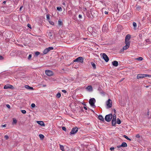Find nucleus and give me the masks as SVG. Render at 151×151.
I'll return each instance as SVG.
<instances>
[{"instance_id":"9d476101","label":"nucleus","mask_w":151,"mask_h":151,"mask_svg":"<svg viewBox=\"0 0 151 151\" xmlns=\"http://www.w3.org/2000/svg\"><path fill=\"white\" fill-rule=\"evenodd\" d=\"M13 86L10 84H8L7 85H5L4 86V89H6L8 88L13 89Z\"/></svg>"},{"instance_id":"a878e982","label":"nucleus","mask_w":151,"mask_h":151,"mask_svg":"<svg viewBox=\"0 0 151 151\" xmlns=\"http://www.w3.org/2000/svg\"><path fill=\"white\" fill-rule=\"evenodd\" d=\"M91 64L94 69H95L96 68V64H95V63H93V62H91Z\"/></svg>"},{"instance_id":"bf43d9fd","label":"nucleus","mask_w":151,"mask_h":151,"mask_svg":"<svg viewBox=\"0 0 151 151\" xmlns=\"http://www.w3.org/2000/svg\"><path fill=\"white\" fill-rule=\"evenodd\" d=\"M3 59V58L2 56H0V60H2Z\"/></svg>"},{"instance_id":"6e6552de","label":"nucleus","mask_w":151,"mask_h":151,"mask_svg":"<svg viewBox=\"0 0 151 151\" xmlns=\"http://www.w3.org/2000/svg\"><path fill=\"white\" fill-rule=\"evenodd\" d=\"M127 147V144L125 142H123L122 144L121 145H119L117 146V147L118 148H119V149H121L122 150L123 149L121 148V147Z\"/></svg>"},{"instance_id":"2f4dec72","label":"nucleus","mask_w":151,"mask_h":151,"mask_svg":"<svg viewBox=\"0 0 151 151\" xmlns=\"http://www.w3.org/2000/svg\"><path fill=\"white\" fill-rule=\"evenodd\" d=\"M112 119L113 120H116V115L115 114H113V116H112Z\"/></svg>"},{"instance_id":"3c124183","label":"nucleus","mask_w":151,"mask_h":151,"mask_svg":"<svg viewBox=\"0 0 151 151\" xmlns=\"http://www.w3.org/2000/svg\"><path fill=\"white\" fill-rule=\"evenodd\" d=\"M62 129L64 131H66V128L65 127H62Z\"/></svg>"},{"instance_id":"58836bf2","label":"nucleus","mask_w":151,"mask_h":151,"mask_svg":"<svg viewBox=\"0 0 151 151\" xmlns=\"http://www.w3.org/2000/svg\"><path fill=\"white\" fill-rule=\"evenodd\" d=\"M49 23L52 25H54V23L52 21H49Z\"/></svg>"},{"instance_id":"9b49d317","label":"nucleus","mask_w":151,"mask_h":151,"mask_svg":"<svg viewBox=\"0 0 151 151\" xmlns=\"http://www.w3.org/2000/svg\"><path fill=\"white\" fill-rule=\"evenodd\" d=\"M144 78V74H140L137 75V78L139 79Z\"/></svg>"},{"instance_id":"72a5a7b5","label":"nucleus","mask_w":151,"mask_h":151,"mask_svg":"<svg viewBox=\"0 0 151 151\" xmlns=\"http://www.w3.org/2000/svg\"><path fill=\"white\" fill-rule=\"evenodd\" d=\"M40 54V52H38V51H37V52H35V55L37 56H38Z\"/></svg>"},{"instance_id":"f8f14e48","label":"nucleus","mask_w":151,"mask_h":151,"mask_svg":"<svg viewBox=\"0 0 151 151\" xmlns=\"http://www.w3.org/2000/svg\"><path fill=\"white\" fill-rule=\"evenodd\" d=\"M37 123L41 126H45V124L42 121H37Z\"/></svg>"},{"instance_id":"7c9ffc66","label":"nucleus","mask_w":151,"mask_h":151,"mask_svg":"<svg viewBox=\"0 0 151 151\" xmlns=\"http://www.w3.org/2000/svg\"><path fill=\"white\" fill-rule=\"evenodd\" d=\"M123 137L128 140H131V139L130 138H129L126 135H124Z\"/></svg>"},{"instance_id":"8fccbe9b","label":"nucleus","mask_w":151,"mask_h":151,"mask_svg":"<svg viewBox=\"0 0 151 151\" xmlns=\"http://www.w3.org/2000/svg\"><path fill=\"white\" fill-rule=\"evenodd\" d=\"M136 137H137V138H139L140 137V136L138 134H137L136 135Z\"/></svg>"},{"instance_id":"0eeeda50","label":"nucleus","mask_w":151,"mask_h":151,"mask_svg":"<svg viewBox=\"0 0 151 151\" xmlns=\"http://www.w3.org/2000/svg\"><path fill=\"white\" fill-rule=\"evenodd\" d=\"M131 17V14L130 13H128L126 15H124L123 16L124 18L126 20H129Z\"/></svg>"},{"instance_id":"09e8293b","label":"nucleus","mask_w":151,"mask_h":151,"mask_svg":"<svg viewBox=\"0 0 151 151\" xmlns=\"http://www.w3.org/2000/svg\"><path fill=\"white\" fill-rule=\"evenodd\" d=\"M31 106L32 108H34L35 106V104L34 103H32L31 104Z\"/></svg>"},{"instance_id":"de8ad7c7","label":"nucleus","mask_w":151,"mask_h":151,"mask_svg":"<svg viewBox=\"0 0 151 151\" xmlns=\"http://www.w3.org/2000/svg\"><path fill=\"white\" fill-rule=\"evenodd\" d=\"M27 27L30 29H32L31 26L29 24H28L27 25Z\"/></svg>"},{"instance_id":"4be33fe9","label":"nucleus","mask_w":151,"mask_h":151,"mask_svg":"<svg viewBox=\"0 0 151 151\" xmlns=\"http://www.w3.org/2000/svg\"><path fill=\"white\" fill-rule=\"evenodd\" d=\"M58 24L59 26H61L63 24V23L61 21V20L59 19L58 21Z\"/></svg>"},{"instance_id":"dca6fc26","label":"nucleus","mask_w":151,"mask_h":151,"mask_svg":"<svg viewBox=\"0 0 151 151\" xmlns=\"http://www.w3.org/2000/svg\"><path fill=\"white\" fill-rule=\"evenodd\" d=\"M47 34L50 38H51L52 36V31H49L47 32Z\"/></svg>"},{"instance_id":"680f3d73","label":"nucleus","mask_w":151,"mask_h":151,"mask_svg":"<svg viewBox=\"0 0 151 151\" xmlns=\"http://www.w3.org/2000/svg\"><path fill=\"white\" fill-rule=\"evenodd\" d=\"M104 13L106 14H108V12L107 11H105Z\"/></svg>"},{"instance_id":"c85d7f7f","label":"nucleus","mask_w":151,"mask_h":151,"mask_svg":"<svg viewBox=\"0 0 151 151\" xmlns=\"http://www.w3.org/2000/svg\"><path fill=\"white\" fill-rule=\"evenodd\" d=\"M57 9L58 10L61 12L62 10V9L60 6H58L57 7Z\"/></svg>"},{"instance_id":"39448f33","label":"nucleus","mask_w":151,"mask_h":151,"mask_svg":"<svg viewBox=\"0 0 151 151\" xmlns=\"http://www.w3.org/2000/svg\"><path fill=\"white\" fill-rule=\"evenodd\" d=\"M101 55L102 56L103 59L106 62H107L109 60V57L107 55L104 53H101Z\"/></svg>"},{"instance_id":"e433bc0d","label":"nucleus","mask_w":151,"mask_h":151,"mask_svg":"<svg viewBox=\"0 0 151 151\" xmlns=\"http://www.w3.org/2000/svg\"><path fill=\"white\" fill-rule=\"evenodd\" d=\"M5 21L6 22V23L5 24L6 25H8L9 24V20L7 19H5Z\"/></svg>"},{"instance_id":"338daca9","label":"nucleus","mask_w":151,"mask_h":151,"mask_svg":"<svg viewBox=\"0 0 151 151\" xmlns=\"http://www.w3.org/2000/svg\"><path fill=\"white\" fill-rule=\"evenodd\" d=\"M114 111L115 113H116V110L115 109H114Z\"/></svg>"},{"instance_id":"7ed1b4c3","label":"nucleus","mask_w":151,"mask_h":151,"mask_svg":"<svg viewBox=\"0 0 151 151\" xmlns=\"http://www.w3.org/2000/svg\"><path fill=\"white\" fill-rule=\"evenodd\" d=\"M106 108L107 109H109L111 108L112 106V102L111 100L109 99L106 102Z\"/></svg>"},{"instance_id":"4468645a","label":"nucleus","mask_w":151,"mask_h":151,"mask_svg":"<svg viewBox=\"0 0 151 151\" xmlns=\"http://www.w3.org/2000/svg\"><path fill=\"white\" fill-rule=\"evenodd\" d=\"M98 118H99V119L101 120L102 122H104V119L103 118V116L101 115H99V116Z\"/></svg>"},{"instance_id":"a18cd8bd","label":"nucleus","mask_w":151,"mask_h":151,"mask_svg":"<svg viewBox=\"0 0 151 151\" xmlns=\"http://www.w3.org/2000/svg\"><path fill=\"white\" fill-rule=\"evenodd\" d=\"M150 76L144 74V78L145 77H148L149 78Z\"/></svg>"},{"instance_id":"69168bd1","label":"nucleus","mask_w":151,"mask_h":151,"mask_svg":"<svg viewBox=\"0 0 151 151\" xmlns=\"http://www.w3.org/2000/svg\"><path fill=\"white\" fill-rule=\"evenodd\" d=\"M83 108H84V109H85V110H87V108H86V106H84L83 107Z\"/></svg>"},{"instance_id":"bb28decb","label":"nucleus","mask_w":151,"mask_h":151,"mask_svg":"<svg viewBox=\"0 0 151 151\" xmlns=\"http://www.w3.org/2000/svg\"><path fill=\"white\" fill-rule=\"evenodd\" d=\"M133 25L134 27V29H136L137 27L136 23L134 22L133 23Z\"/></svg>"},{"instance_id":"c756f323","label":"nucleus","mask_w":151,"mask_h":151,"mask_svg":"<svg viewBox=\"0 0 151 151\" xmlns=\"http://www.w3.org/2000/svg\"><path fill=\"white\" fill-rule=\"evenodd\" d=\"M39 136L41 139H43L44 137V136L43 134H40Z\"/></svg>"},{"instance_id":"1a4fd4ad","label":"nucleus","mask_w":151,"mask_h":151,"mask_svg":"<svg viewBox=\"0 0 151 151\" xmlns=\"http://www.w3.org/2000/svg\"><path fill=\"white\" fill-rule=\"evenodd\" d=\"M45 73L47 76H52L53 74L52 71L49 70H46Z\"/></svg>"},{"instance_id":"b1692460","label":"nucleus","mask_w":151,"mask_h":151,"mask_svg":"<svg viewBox=\"0 0 151 151\" xmlns=\"http://www.w3.org/2000/svg\"><path fill=\"white\" fill-rule=\"evenodd\" d=\"M98 90L99 91L100 93L101 94H104V93L103 90L101 89V88H98Z\"/></svg>"},{"instance_id":"a211bd4d","label":"nucleus","mask_w":151,"mask_h":151,"mask_svg":"<svg viewBox=\"0 0 151 151\" xmlns=\"http://www.w3.org/2000/svg\"><path fill=\"white\" fill-rule=\"evenodd\" d=\"M131 38V35H127L125 37V40H129Z\"/></svg>"},{"instance_id":"412c9836","label":"nucleus","mask_w":151,"mask_h":151,"mask_svg":"<svg viewBox=\"0 0 151 151\" xmlns=\"http://www.w3.org/2000/svg\"><path fill=\"white\" fill-rule=\"evenodd\" d=\"M49 52V50L47 49V48H46L43 50V53L44 54H46Z\"/></svg>"},{"instance_id":"473e14b6","label":"nucleus","mask_w":151,"mask_h":151,"mask_svg":"<svg viewBox=\"0 0 151 151\" xmlns=\"http://www.w3.org/2000/svg\"><path fill=\"white\" fill-rule=\"evenodd\" d=\"M116 122H117V123L119 124H120L121 123V120L119 118L117 119Z\"/></svg>"},{"instance_id":"13d9d810","label":"nucleus","mask_w":151,"mask_h":151,"mask_svg":"<svg viewBox=\"0 0 151 151\" xmlns=\"http://www.w3.org/2000/svg\"><path fill=\"white\" fill-rule=\"evenodd\" d=\"M78 17L80 18V19H81V18L82 17V15H81V14H79L78 16Z\"/></svg>"},{"instance_id":"f03ea898","label":"nucleus","mask_w":151,"mask_h":151,"mask_svg":"<svg viewBox=\"0 0 151 151\" xmlns=\"http://www.w3.org/2000/svg\"><path fill=\"white\" fill-rule=\"evenodd\" d=\"M113 115L112 114H110L106 115L105 118V119L106 121L109 122L111 121L112 119Z\"/></svg>"},{"instance_id":"a19ab883","label":"nucleus","mask_w":151,"mask_h":151,"mask_svg":"<svg viewBox=\"0 0 151 151\" xmlns=\"http://www.w3.org/2000/svg\"><path fill=\"white\" fill-rule=\"evenodd\" d=\"M32 54H29L28 56V60H31V58H32Z\"/></svg>"},{"instance_id":"393cba45","label":"nucleus","mask_w":151,"mask_h":151,"mask_svg":"<svg viewBox=\"0 0 151 151\" xmlns=\"http://www.w3.org/2000/svg\"><path fill=\"white\" fill-rule=\"evenodd\" d=\"M125 44L126 45H127L129 46H130V41L129 40H125Z\"/></svg>"},{"instance_id":"20e7f679","label":"nucleus","mask_w":151,"mask_h":151,"mask_svg":"<svg viewBox=\"0 0 151 151\" xmlns=\"http://www.w3.org/2000/svg\"><path fill=\"white\" fill-rule=\"evenodd\" d=\"M84 59L82 57H79L76 59H75L73 61V62H77L78 63H83V62Z\"/></svg>"},{"instance_id":"774afa93","label":"nucleus","mask_w":151,"mask_h":151,"mask_svg":"<svg viewBox=\"0 0 151 151\" xmlns=\"http://www.w3.org/2000/svg\"><path fill=\"white\" fill-rule=\"evenodd\" d=\"M65 2H63V5H65Z\"/></svg>"},{"instance_id":"864d4df0","label":"nucleus","mask_w":151,"mask_h":151,"mask_svg":"<svg viewBox=\"0 0 151 151\" xmlns=\"http://www.w3.org/2000/svg\"><path fill=\"white\" fill-rule=\"evenodd\" d=\"M100 2H101L102 4H103L104 6H106V5L104 3V2L103 1H100Z\"/></svg>"},{"instance_id":"ddd939ff","label":"nucleus","mask_w":151,"mask_h":151,"mask_svg":"<svg viewBox=\"0 0 151 151\" xmlns=\"http://www.w3.org/2000/svg\"><path fill=\"white\" fill-rule=\"evenodd\" d=\"M86 89L89 91H91L93 90L92 87L91 86H89L86 88Z\"/></svg>"},{"instance_id":"4c0bfd02","label":"nucleus","mask_w":151,"mask_h":151,"mask_svg":"<svg viewBox=\"0 0 151 151\" xmlns=\"http://www.w3.org/2000/svg\"><path fill=\"white\" fill-rule=\"evenodd\" d=\"M138 60L141 61L143 60V58L142 57H139L136 59Z\"/></svg>"},{"instance_id":"052dcab7","label":"nucleus","mask_w":151,"mask_h":151,"mask_svg":"<svg viewBox=\"0 0 151 151\" xmlns=\"http://www.w3.org/2000/svg\"><path fill=\"white\" fill-rule=\"evenodd\" d=\"M150 114V112L149 110L148 111V112L147 113V115L149 116Z\"/></svg>"},{"instance_id":"cd10ccee","label":"nucleus","mask_w":151,"mask_h":151,"mask_svg":"<svg viewBox=\"0 0 151 151\" xmlns=\"http://www.w3.org/2000/svg\"><path fill=\"white\" fill-rule=\"evenodd\" d=\"M60 149L61 150H62V151H64L65 150L64 149V147L63 145L60 144Z\"/></svg>"},{"instance_id":"603ef678","label":"nucleus","mask_w":151,"mask_h":151,"mask_svg":"<svg viewBox=\"0 0 151 151\" xmlns=\"http://www.w3.org/2000/svg\"><path fill=\"white\" fill-rule=\"evenodd\" d=\"M6 106L9 109L10 108V106L9 104H6Z\"/></svg>"},{"instance_id":"f257e3e1","label":"nucleus","mask_w":151,"mask_h":151,"mask_svg":"<svg viewBox=\"0 0 151 151\" xmlns=\"http://www.w3.org/2000/svg\"><path fill=\"white\" fill-rule=\"evenodd\" d=\"M96 101V100L94 98H92L89 99V103L91 107L93 108H95L96 106L94 104Z\"/></svg>"},{"instance_id":"0e129e2a","label":"nucleus","mask_w":151,"mask_h":151,"mask_svg":"<svg viewBox=\"0 0 151 151\" xmlns=\"http://www.w3.org/2000/svg\"><path fill=\"white\" fill-rule=\"evenodd\" d=\"M6 1H4L3 2V4H6Z\"/></svg>"},{"instance_id":"f704fd0d","label":"nucleus","mask_w":151,"mask_h":151,"mask_svg":"<svg viewBox=\"0 0 151 151\" xmlns=\"http://www.w3.org/2000/svg\"><path fill=\"white\" fill-rule=\"evenodd\" d=\"M56 97L58 98H60L61 96V94L60 93H58L56 96Z\"/></svg>"},{"instance_id":"37998d69","label":"nucleus","mask_w":151,"mask_h":151,"mask_svg":"<svg viewBox=\"0 0 151 151\" xmlns=\"http://www.w3.org/2000/svg\"><path fill=\"white\" fill-rule=\"evenodd\" d=\"M46 17L48 20H49L50 19V16L49 14L47 15Z\"/></svg>"},{"instance_id":"6e6d98bb","label":"nucleus","mask_w":151,"mask_h":151,"mask_svg":"<svg viewBox=\"0 0 151 151\" xmlns=\"http://www.w3.org/2000/svg\"><path fill=\"white\" fill-rule=\"evenodd\" d=\"M62 91L63 93H66V91L65 90H62Z\"/></svg>"},{"instance_id":"5fc2aeb1","label":"nucleus","mask_w":151,"mask_h":151,"mask_svg":"<svg viewBox=\"0 0 151 151\" xmlns=\"http://www.w3.org/2000/svg\"><path fill=\"white\" fill-rule=\"evenodd\" d=\"M110 149L112 151V150H114V147H111L110 148Z\"/></svg>"},{"instance_id":"4d7b16f0","label":"nucleus","mask_w":151,"mask_h":151,"mask_svg":"<svg viewBox=\"0 0 151 151\" xmlns=\"http://www.w3.org/2000/svg\"><path fill=\"white\" fill-rule=\"evenodd\" d=\"M6 124L2 125V127H6Z\"/></svg>"},{"instance_id":"79ce46f5","label":"nucleus","mask_w":151,"mask_h":151,"mask_svg":"<svg viewBox=\"0 0 151 151\" xmlns=\"http://www.w3.org/2000/svg\"><path fill=\"white\" fill-rule=\"evenodd\" d=\"M4 138L6 140H8L9 138V137L7 135H5L4 136Z\"/></svg>"},{"instance_id":"423d86ee","label":"nucleus","mask_w":151,"mask_h":151,"mask_svg":"<svg viewBox=\"0 0 151 151\" xmlns=\"http://www.w3.org/2000/svg\"><path fill=\"white\" fill-rule=\"evenodd\" d=\"M78 131V128L77 127L73 128L70 133V135L75 134Z\"/></svg>"},{"instance_id":"ea45409f","label":"nucleus","mask_w":151,"mask_h":151,"mask_svg":"<svg viewBox=\"0 0 151 151\" xmlns=\"http://www.w3.org/2000/svg\"><path fill=\"white\" fill-rule=\"evenodd\" d=\"M141 9V7L140 6H138L137 7L136 9L137 11H139Z\"/></svg>"},{"instance_id":"e2e57ef3","label":"nucleus","mask_w":151,"mask_h":151,"mask_svg":"<svg viewBox=\"0 0 151 151\" xmlns=\"http://www.w3.org/2000/svg\"><path fill=\"white\" fill-rule=\"evenodd\" d=\"M22 8H23V6H21L20 7V8L19 10L20 11H21V9H22Z\"/></svg>"},{"instance_id":"f3484780","label":"nucleus","mask_w":151,"mask_h":151,"mask_svg":"<svg viewBox=\"0 0 151 151\" xmlns=\"http://www.w3.org/2000/svg\"><path fill=\"white\" fill-rule=\"evenodd\" d=\"M106 24H104L102 27V30L103 31L105 32L107 29V28L106 27Z\"/></svg>"},{"instance_id":"49530a36","label":"nucleus","mask_w":151,"mask_h":151,"mask_svg":"<svg viewBox=\"0 0 151 151\" xmlns=\"http://www.w3.org/2000/svg\"><path fill=\"white\" fill-rule=\"evenodd\" d=\"M17 122V120L16 119H14L13 120V123L14 124H16Z\"/></svg>"},{"instance_id":"6ab92c4d","label":"nucleus","mask_w":151,"mask_h":151,"mask_svg":"<svg viewBox=\"0 0 151 151\" xmlns=\"http://www.w3.org/2000/svg\"><path fill=\"white\" fill-rule=\"evenodd\" d=\"M27 89L33 90V88L32 87H30L29 86L26 85L24 86Z\"/></svg>"},{"instance_id":"aec40b11","label":"nucleus","mask_w":151,"mask_h":151,"mask_svg":"<svg viewBox=\"0 0 151 151\" xmlns=\"http://www.w3.org/2000/svg\"><path fill=\"white\" fill-rule=\"evenodd\" d=\"M116 123V120L112 119L111 122L112 125L113 126H114L115 125Z\"/></svg>"},{"instance_id":"5701e85b","label":"nucleus","mask_w":151,"mask_h":151,"mask_svg":"<svg viewBox=\"0 0 151 151\" xmlns=\"http://www.w3.org/2000/svg\"><path fill=\"white\" fill-rule=\"evenodd\" d=\"M129 46L127 45H126L125 46H124L123 47V50H126L129 47Z\"/></svg>"},{"instance_id":"c03bdc74","label":"nucleus","mask_w":151,"mask_h":151,"mask_svg":"<svg viewBox=\"0 0 151 151\" xmlns=\"http://www.w3.org/2000/svg\"><path fill=\"white\" fill-rule=\"evenodd\" d=\"M21 112H22V113H23V114H26V111L25 110H21Z\"/></svg>"},{"instance_id":"2eb2a0df","label":"nucleus","mask_w":151,"mask_h":151,"mask_svg":"<svg viewBox=\"0 0 151 151\" xmlns=\"http://www.w3.org/2000/svg\"><path fill=\"white\" fill-rule=\"evenodd\" d=\"M113 65L116 67L118 65V62L116 61H114L112 62Z\"/></svg>"},{"instance_id":"c9c22d12","label":"nucleus","mask_w":151,"mask_h":151,"mask_svg":"<svg viewBox=\"0 0 151 151\" xmlns=\"http://www.w3.org/2000/svg\"><path fill=\"white\" fill-rule=\"evenodd\" d=\"M49 50V51L53 49V47H49L47 48Z\"/></svg>"}]
</instances>
